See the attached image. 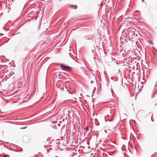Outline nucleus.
<instances>
[{"mask_svg":"<svg viewBox=\"0 0 157 157\" xmlns=\"http://www.w3.org/2000/svg\"><path fill=\"white\" fill-rule=\"evenodd\" d=\"M7 156V155H5L3 157H6Z\"/></svg>","mask_w":157,"mask_h":157,"instance_id":"nucleus-8","label":"nucleus"},{"mask_svg":"<svg viewBox=\"0 0 157 157\" xmlns=\"http://www.w3.org/2000/svg\"><path fill=\"white\" fill-rule=\"evenodd\" d=\"M60 67L63 70L67 71H71L72 69V68L70 67L67 66H65L63 64H61Z\"/></svg>","mask_w":157,"mask_h":157,"instance_id":"nucleus-2","label":"nucleus"},{"mask_svg":"<svg viewBox=\"0 0 157 157\" xmlns=\"http://www.w3.org/2000/svg\"><path fill=\"white\" fill-rule=\"evenodd\" d=\"M135 29H130L128 30V34L129 36L130 37H132V38H133L135 34Z\"/></svg>","mask_w":157,"mask_h":157,"instance_id":"nucleus-1","label":"nucleus"},{"mask_svg":"<svg viewBox=\"0 0 157 157\" xmlns=\"http://www.w3.org/2000/svg\"><path fill=\"white\" fill-rule=\"evenodd\" d=\"M78 132V133L77 134V135H79V132L81 133V132H80H80ZM80 134H81V135L82 134L81 133H80Z\"/></svg>","mask_w":157,"mask_h":157,"instance_id":"nucleus-7","label":"nucleus"},{"mask_svg":"<svg viewBox=\"0 0 157 157\" xmlns=\"http://www.w3.org/2000/svg\"><path fill=\"white\" fill-rule=\"evenodd\" d=\"M97 114H95V113L94 114L93 113V115L94 117L95 116V115L97 116Z\"/></svg>","mask_w":157,"mask_h":157,"instance_id":"nucleus-6","label":"nucleus"},{"mask_svg":"<svg viewBox=\"0 0 157 157\" xmlns=\"http://www.w3.org/2000/svg\"><path fill=\"white\" fill-rule=\"evenodd\" d=\"M69 6L70 8L74 9H76L77 7V6L76 5L74 6L73 5H69Z\"/></svg>","mask_w":157,"mask_h":157,"instance_id":"nucleus-4","label":"nucleus"},{"mask_svg":"<svg viewBox=\"0 0 157 157\" xmlns=\"http://www.w3.org/2000/svg\"><path fill=\"white\" fill-rule=\"evenodd\" d=\"M20 48V44L19 43L15 44L13 46V48L15 51L18 50Z\"/></svg>","mask_w":157,"mask_h":157,"instance_id":"nucleus-3","label":"nucleus"},{"mask_svg":"<svg viewBox=\"0 0 157 157\" xmlns=\"http://www.w3.org/2000/svg\"><path fill=\"white\" fill-rule=\"evenodd\" d=\"M91 83H93V82H92V81H91Z\"/></svg>","mask_w":157,"mask_h":157,"instance_id":"nucleus-11","label":"nucleus"},{"mask_svg":"<svg viewBox=\"0 0 157 157\" xmlns=\"http://www.w3.org/2000/svg\"><path fill=\"white\" fill-rule=\"evenodd\" d=\"M88 129H89V128H88V126H87V127L85 128V129L86 130V131H88Z\"/></svg>","mask_w":157,"mask_h":157,"instance_id":"nucleus-5","label":"nucleus"},{"mask_svg":"<svg viewBox=\"0 0 157 157\" xmlns=\"http://www.w3.org/2000/svg\"><path fill=\"white\" fill-rule=\"evenodd\" d=\"M151 121H154V120H153V119H152V116H151Z\"/></svg>","mask_w":157,"mask_h":157,"instance_id":"nucleus-9","label":"nucleus"},{"mask_svg":"<svg viewBox=\"0 0 157 157\" xmlns=\"http://www.w3.org/2000/svg\"><path fill=\"white\" fill-rule=\"evenodd\" d=\"M105 132H107L105 130Z\"/></svg>","mask_w":157,"mask_h":157,"instance_id":"nucleus-10","label":"nucleus"}]
</instances>
